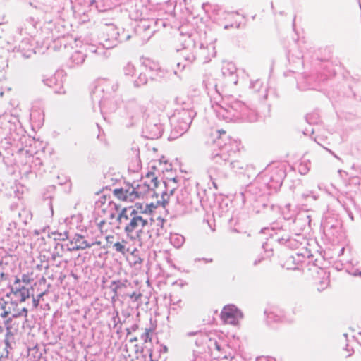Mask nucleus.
<instances>
[{
	"label": "nucleus",
	"mask_w": 361,
	"mask_h": 361,
	"mask_svg": "<svg viewBox=\"0 0 361 361\" xmlns=\"http://www.w3.org/2000/svg\"><path fill=\"white\" fill-rule=\"evenodd\" d=\"M176 184L175 179H169L165 182L166 189L161 191L160 193L156 192L158 196L161 195V200L158 201L156 204H142L137 202L133 206L123 208L118 216V219L121 224L124 225V231L128 238L131 240H141L147 231L148 221L144 219L142 214H151L158 205L164 207L167 204L169 197L173 194L176 187L167 188L169 183Z\"/></svg>",
	"instance_id": "f257e3e1"
},
{
	"label": "nucleus",
	"mask_w": 361,
	"mask_h": 361,
	"mask_svg": "<svg viewBox=\"0 0 361 361\" xmlns=\"http://www.w3.org/2000/svg\"><path fill=\"white\" fill-rule=\"evenodd\" d=\"M242 317V312L233 305L225 306L221 312V319L225 324L236 325Z\"/></svg>",
	"instance_id": "f03ea898"
},
{
	"label": "nucleus",
	"mask_w": 361,
	"mask_h": 361,
	"mask_svg": "<svg viewBox=\"0 0 361 361\" xmlns=\"http://www.w3.org/2000/svg\"><path fill=\"white\" fill-rule=\"evenodd\" d=\"M9 314H11V317H8L5 321V326L7 331V335H13V330L14 329L13 326L16 324L15 322L13 323V318H16L18 317H20L23 315L25 317H27V310L24 307L20 311L11 313L10 311H4L2 313H1L0 316L2 318L7 317Z\"/></svg>",
	"instance_id": "7ed1b4c3"
},
{
	"label": "nucleus",
	"mask_w": 361,
	"mask_h": 361,
	"mask_svg": "<svg viewBox=\"0 0 361 361\" xmlns=\"http://www.w3.org/2000/svg\"><path fill=\"white\" fill-rule=\"evenodd\" d=\"M114 195L119 200L125 202H133L139 197L138 192L134 188L123 189L116 188L113 191Z\"/></svg>",
	"instance_id": "20e7f679"
},
{
	"label": "nucleus",
	"mask_w": 361,
	"mask_h": 361,
	"mask_svg": "<svg viewBox=\"0 0 361 361\" xmlns=\"http://www.w3.org/2000/svg\"><path fill=\"white\" fill-rule=\"evenodd\" d=\"M114 214L111 212H109L106 214V216L104 219H97V224L99 229L102 233H107L113 231V226L110 222V219L114 218Z\"/></svg>",
	"instance_id": "39448f33"
},
{
	"label": "nucleus",
	"mask_w": 361,
	"mask_h": 361,
	"mask_svg": "<svg viewBox=\"0 0 361 361\" xmlns=\"http://www.w3.org/2000/svg\"><path fill=\"white\" fill-rule=\"evenodd\" d=\"M153 171H148L143 177L144 184L149 190H155L158 187L157 176L155 174V167L152 166Z\"/></svg>",
	"instance_id": "423d86ee"
},
{
	"label": "nucleus",
	"mask_w": 361,
	"mask_h": 361,
	"mask_svg": "<svg viewBox=\"0 0 361 361\" xmlns=\"http://www.w3.org/2000/svg\"><path fill=\"white\" fill-rule=\"evenodd\" d=\"M90 247H92V245L89 244L82 235H78L77 238H75V245L73 246L71 250H85Z\"/></svg>",
	"instance_id": "0eeeda50"
},
{
	"label": "nucleus",
	"mask_w": 361,
	"mask_h": 361,
	"mask_svg": "<svg viewBox=\"0 0 361 361\" xmlns=\"http://www.w3.org/2000/svg\"><path fill=\"white\" fill-rule=\"evenodd\" d=\"M127 242L123 240L121 242H116L113 244V247L115 250L118 252L121 253L122 255H126L127 252H128V249L126 247Z\"/></svg>",
	"instance_id": "6e6552de"
},
{
	"label": "nucleus",
	"mask_w": 361,
	"mask_h": 361,
	"mask_svg": "<svg viewBox=\"0 0 361 361\" xmlns=\"http://www.w3.org/2000/svg\"><path fill=\"white\" fill-rule=\"evenodd\" d=\"M35 279V277L33 276L32 272H27L26 274H23L22 275V281L25 283H30Z\"/></svg>",
	"instance_id": "1a4fd4ad"
},
{
	"label": "nucleus",
	"mask_w": 361,
	"mask_h": 361,
	"mask_svg": "<svg viewBox=\"0 0 361 361\" xmlns=\"http://www.w3.org/2000/svg\"><path fill=\"white\" fill-rule=\"evenodd\" d=\"M20 297H21L20 300L21 301H25L30 296L29 290H28V288H27L25 287H23L20 290Z\"/></svg>",
	"instance_id": "9d476101"
},
{
	"label": "nucleus",
	"mask_w": 361,
	"mask_h": 361,
	"mask_svg": "<svg viewBox=\"0 0 361 361\" xmlns=\"http://www.w3.org/2000/svg\"><path fill=\"white\" fill-rule=\"evenodd\" d=\"M150 333H151V330L146 329L145 332L142 335V338L144 340L145 343L152 341V338L150 337Z\"/></svg>",
	"instance_id": "9b49d317"
},
{
	"label": "nucleus",
	"mask_w": 361,
	"mask_h": 361,
	"mask_svg": "<svg viewBox=\"0 0 361 361\" xmlns=\"http://www.w3.org/2000/svg\"><path fill=\"white\" fill-rule=\"evenodd\" d=\"M44 293L39 294L37 298H33L32 303L35 308H37L39 306L40 298L43 296Z\"/></svg>",
	"instance_id": "f8f14e48"
},
{
	"label": "nucleus",
	"mask_w": 361,
	"mask_h": 361,
	"mask_svg": "<svg viewBox=\"0 0 361 361\" xmlns=\"http://www.w3.org/2000/svg\"><path fill=\"white\" fill-rule=\"evenodd\" d=\"M353 353V350L343 349L342 352L341 353V356L342 357L347 358L351 356Z\"/></svg>",
	"instance_id": "ddd939ff"
},
{
	"label": "nucleus",
	"mask_w": 361,
	"mask_h": 361,
	"mask_svg": "<svg viewBox=\"0 0 361 361\" xmlns=\"http://www.w3.org/2000/svg\"><path fill=\"white\" fill-rule=\"evenodd\" d=\"M114 236L111 235H108L106 237V243L107 244H109V245H113L114 243Z\"/></svg>",
	"instance_id": "4468645a"
},
{
	"label": "nucleus",
	"mask_w": 361,
	"mask_h": 361,
	"mask_svg": "<svg viewBox=\"0 0 361 361\" xmlns=\"http://www.w3.org/2000/svg\"><path fill=\"white\" fill-rule=\"evenodd\" d=\"M100 244H101L100 241H95V242L92 243L91 245H92V246H93L94 245H100Z\"/></svg>",
	"instance_id": "2eb2a0df"
},
{
	"label": "nucleus",
	"mask_w": 361,
	"mask_h": 361,
	"mask_svg": "<svg viewBox=\"0 0 361 361\" xmlns=\"http://www.w3.org/2000/svg\"><path fill=\"white\" fill-rule=\"evenodd\" d=\"M218 133H219V135H222V134H225L226 131L224 130H218Z\"/></svg>",
	"instance_id": "dca6fc26"
},
{
	"label": "nucleus",
	"mask_w": 361,
	"mask_h": 361,
	"mask_svg": "<svg viewBox=\"0 0 361 361\" xmlns=\"http://www.w3.org/2000/svg\"><path fill=\"white\" fill-rule=\"evenodd\" d=\"M114 206H115V204H111V202H110V203L109 204V207H114Z\"/></svg>",
	"instance_id": "f3484780"
},
{
	"label": "nucleus",
	"mask_w": 361,
	"mask_h": 361,
	"mask_svg": "<svg viewBox=\"0 0 361 361\" xmlns=\"http://www.w3.org/2000/svg\"><path fill=\"white\" fill-rule=\"evenodd\" d=\"M4 331V329L2 326H0V333H2Z\"/></svg>",
	"instance_id": "a211bd4d"
},
{
	"label": "nucleus",
	"mask_w": 361,
	"mask_h": 361,
	"mask_svg": "<svg viewBox=\"0 0 361 361\" xmlns=\"http://www.w3.org/2000/svg\"><path fill=\"white\" fill-rule=\"evenodd\" d=\"M216 347L218 350H219V346L217 344H216Z\"/></svg>",
	"instance_id": "6ab92c4d"
},
{
	"label": "nucleus",
	"mask_w": 361,
	"mask_h": 361,
	"mask_svg": "<svg viewBox=\"0 0 361 361\" xmlns=\"http://www.w3.org/2000/svg\"><path fill=\"white\" fill-rule=\"evenodd\" d=\"M137 341V338H133V339H131V341Z\"/></svg>",
	"instance_id": "aec40b11"
},
{
	"label": "nucleus",
	"mask_w": 361,
	"mask_h": 361,
	"mask_svg": "<svg viewBox=\"0 0 361 361\" xmlns=\"http://www.w3.org/2000/svg\"><path fill=\"white\" fill-rule=\"evenodd\" d=\"M137 341V338H133V339H131V341Z\"/></svg>",
	"instance_id": "412c9836"
},
{
	"label": "nucleus",
	"mask_w": 361,
	"mask_h": 361,
	"mask_svg": "<svg viewBox=\"0 0 361 361\" xmlns=\"http://www.w3.org/2000/svg\"><path fill=\"white\" fill-rule=\"evenodd\" d=\"M102 211L105 213V212H106V209H105V208H103V209H102Z\"/></svg>",
	"instance_id": "4be33fe9"
}]
</instances>
